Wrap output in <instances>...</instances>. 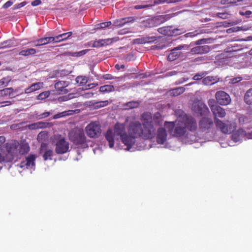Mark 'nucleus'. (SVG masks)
Masks as SVG:
<instances>
[{"label":"nucleus","mask_w":252,"mask_h":252,"mask_svg":"<svg viewBox=\"0 0 252 252\" xmlns=\"http://www.w3.org/2000/svg\"><path fill=\"white\" fill-rule=\"evenodd\" d=\"M164 126L173 136L180 137L185 136L187 138L192 140L189 137L188 130L191 132L195 131L197 129V124L193 118L185 116L183 118H178L174 122H164Z\"/></svg>","instance_id":"nucleus-1"},{"label":"nucleus","mask_w":252,"mask_h":252,"mask_svg":"<svg viewBox=\"0 0 252 252\" xmlns=\"http://www.w3.org/2000/svg\"><path fill=\"white\" fill-rule=\"evenodd\" d=\"M105 138L110 148L114 147L116 150H125L124 146L128 147V135L124 124H116L113 130L107 131Z\"/></svg>","instance_id":"nucleus-2"},{"label":"nucleus","mask_w":252,"mask_h":252,"mask_svg":"<svg viewBox=\"0 0 252 252\" xmlns=\"http://www.w3.org/2000/svg\"><path fill=\"white\" fill-rule=\"evenodd\" d=\"M142 123V138L152 139L156 137V131L158 126L164 125L161 115L157 112L153 117L150 113L145 112L141 115Z\"/></svg>","instance_id":"nucleus-3"},{"label":"nucleus","mask_w":252,"mask_h":252,"mask_svg":"<svg viewBox=\"0 0 252 252\" xmlns=\"http://www.w3.org/2000/svg\"><path fill=\"white\" fill-rule=\"evenodd\" d=\"M212 112L214 116V122L218 128H219L224 133H231L236 128V124L234 122L226 121L224 122L219 120L217 117L223 118L226 115V112L223 108L219 105H215L212 108Z\"/></svg>","instance_id":"nucleus-4"},{"label":"nucleus","mask_w":252,"mask_h":252,"mask_svg":"<svg viewBox=\"0 0 252 252\" xmlns=\"http://www.w3.org/2000/svg\"><path fill=\"white\" fill-rule=\"evenodd\" d=\"M128 131V148H125V150L133 151V146L136 142V139L142 138V124L138 121L131 122L127 127Z\"/></svg>","instance_id":"nucleus-5"},{"label":"nucleus","mask_w":252,"mask_h":252,"mask_svg":"<svg viewBox=\"0 0 252 252\" xmlns=\"http://www.w3.org/2000/svg\"><path fill=\"white\" fill-rule=\"evenodd\" d=\"M69 138L74 144L77 145L85 144L86 136L82 129L75 127L69 133Z\"/></svg>","instance_id":"nucleus-6"},{"label":"nucleus","mask_w":252,"mask_h":252,"mask_svg":"<svg viewBox=\"0 0 252 252\" xmlns=\"http://www.w3.org/2000/svg\"><path fill=\"white\" fill-rule=\"evenodd\" d=\"M87 135L90 138H97L101 133V126L98 122H92L85 127Z\"/></svg>","instance_id":"nucleus-7"},{"label":"nucleus","mask_w":252,"mask_h":252,"mask_svg":"<svg viewBox=\"0 0 252 252\" xmlns=\"http://www.w3.org/2000/svg\"><path fill=\"white\" fill-rule=\"evenodd\" d=\"M192 111L200 116L206 115L209 113V110L205 103L200 100H194L191 107Z\"/></svg>","instance_id":"nucleus-8"},{"label":"nucleus","mask_w":252,"mask_h":252,"mask_svg":"<svg viewBox=\"0 0 252 252\" xmlns=\"http://www.w3.org/2000/svg\"><path fill=\"white\" fill-rule=\"evenodd\" d=\"M18 147L19 143L16 142L7 145L6 150L7 153L5 157L6 162H10L13 159L14 157L18 153Z\"/></svg>","instance_id":"nucleus-9"},{"label":"nucleus","mask_w":252,"mask_h":252,"mask_svg":"<svg viewBox=\"0 0 252 252\" xmlns=\"http://www.w3.org/2000/svg\"><path fill=\"white\" fill-rule=\"evenodd\" d=\"M215 97L217 102L220 105H227L231 101L230 95L222 91L217 92L215 94Z\"/></svg>","instance_id":"nucleus-10"},{"label":"nucleus","mask_w":252,"mask_h":252,"mask_svg":"<svg viewBox=\"0 0 252 252\" xmlns=\"http://www.w3.org/2000/svg\"><path fill=\"white\" fill-rule=\"evenodd\" d=\"M36 157L34 155H30L26 157L25 160L22 161L20 164V168L30 169L34 170L35 169V160Z\"/></svg>","instance_id":"nucleus-11"},{"label":"nucleus","mask_w":252,"mask_h":252,"mask_svg":"<svg viewBox=\"0 0 252 252\" xmlns=\"http://www.w3.org/2000/svg\"><path fill=\"white\" fill-rule=\"evenodd\" d=\"M231 137L234 142H241L244 137H245V139H252V133H246L243 129H240L234 132Z\"/></svg>","instance_id":"nucleus-12"},{"label":"nucleus","mask_w":252,"mask_h":252,"mask_svg":"<svg viewBox=\"0 0 252 252\" xmlns=\"http://www.w3.org/2000/svg\"><path fill=\"white\" fill-rule=\"evenodd\" d=\"M69 143L64 138H62L57 141L56 144V152L58 154L66 153L69 150Z\"/></svg>","instance_id":"nucleus-13"},{"label":"nucleus","mask_w":252,"mask_h":252,"mask_svg":"<svg viewBox=\"0 0 252 252\" xmlns=\"http://www.w3.org/2000/svg\"><path fill=\"white\" fill-rule=\"evenodd\" d=\"M165 127L158 126L156 131L157 142L158 144H163L167 139V133Z\"/></svg>","instance_id":"nucleus-14"},{"label":"nucleus","mask_w":252,"mask_h":252,"mask_svg":"<svg viewBox=\"0 0 252 252\" xmlns=\"http://www.w3.org/2000/svg\"><path fill=\"white\" fill-rule=\"evenodd\" d=\"M158 31L159 33L169 36L176 35L181 34L183 31L178 29H173L171 26L164 27L158 28Z\"/></svg>","instance_id":"nucleus-15"},{"label":"nucleus","mask_w":252,"mask_h":252,"mask_svg":"<svg viewBox=\"0 0 252 252\" xmlns=\"http://www.w3.org/2000/svg\"><path fill=\"white\" fill-rule=\"evenodd\" d=\"M189 46L187 44L179 45L171 50L170 53L168 56V60L170 61H174L177 59L181 54L180 50H187Z\"/></svg>","instance_id":"nucleus-16"},{"label":"nucleus","mask_w":252,"mask_h":252,"mask_svg":"<svg viewBox=\"0 0 252 252\" xmlns=\"http://www.w3.org/2000/svg\"><path fill=\"white\" fill-rule=\"evenodd\" d=\"M118 40V37H114L111 38H107L105 39H99L94 42L92 47H99L100 46L109 45L113 42H116Z\"/></svg>","instance_id":"nucleus-17"},{"label":"nucleus","mask_w":252,"mask_h":252,"mask_svg":"<svg viewBox=\"0 0 252 252\" xmlns=\"http://www.w3.org/2000/svg\"><path fill=\"white\" fill-rule=\"evenodd\" d=\"M68 85V83L66 81H59L55 83V88L59 94H65L68 90L65 88Z\"/></svg>","instance_id":"nucleus-18"},{"label":"nucleus","mask_w":252,"mask_h":252,"mask_svg":"<svg viewBox=\"0 0 252 252\" xmlns=\"http://www.w3.org/2000/svg\"><path fill=\"white\" fill-rule=\"evenodd\" d=\"M199 127L203 130H208L213 126V122L210 118H203L199 122Z\"/></svg>","instance_id":"nucleus-19"},{"label":"nucleus","mask_w":252,"mask_h":252,"mask_svg":"<svg viewBox=\"0 0 252 252\" xmlns=\"http://www.w3.org/2000/svg\"><path fill=\"white\" fill-rule=\"evenodd\" d=\"M210 47L208 45L197 46L191 49V53L195 54H206L210 51Z\"/></svg>","instance_id":"nucleus-20"},{"label":"nucleus","mask_w":252,"mask_h":252,"mask_svg":"<svg viewBox=\"0 0 252 252\" xmlns=\"http://www.w3.org/2000/svg\"><path fill=\"white\" fill-rule=\"evenodd\" d=\"M14 97V89L13 88H6L0 90V97L6 99Z\"/></svg>","instance_id":"nucleus-21"},{"label":"nucleus","mask_w":252,"mask_h":252,"mask_svg":"<svg viewBox=\"0 0 252 252\" xmlns=\"http://www.w3.org/2000/svg\"><path fill=\"white\" fill-rule=\"evenodd\" d=\"M172 17L170 14L158 15L153 17L154 23L155 27L157 26L165 21L168 20Z\"/></svg>","instance_id":"nucleus-22"},{"label":"nucleus","mask_w":252,"mask_h":252,"mask_svg":"<svg viewBox=\"0 0 252 252\" xmlns=\"http://www.w3.org/2000/svg\"><path fill=\"white\" fill-rule=\"evenodd\" d=\"M46 144L42 143L41 145L40 152H44L43 154V158L44 160L48 159L51 160L52 157L53 155V152L51 149H46Z\"/></svg>","instance_id":"nucleus-23"},{"label":"nucleus","mask_w":252,"mask_h":252,"mask_svg":"<svg viewBox=\"0 0 252 252\" xmlns=\"http://www.w3.org/2000/svg\"><path fill=\"white\" fill-rule=\"evenodd\" d=\"M54 42V38H53V37L52 36L41 38L35 42L34 46H39Z\"/></svg>","instance_id":"nucleus-24"},{"label":"nucleus","mask_w":252,"mask_h":252,"mask_svg":"<svg viewBox=\"0 0 252 252\" xmlns=\"http://www.w3.org/2000/svg\"><path fill=\"white\" fill-rule=\"evenodd\" d=\"M135 18L133 17H129L124 18H122L116 21L115 23L116 26L121 27L124 26L125 24L131 23L134 21Z\"/></svg>","instance_id":"nucleus-25"},{"label":"nucleus","mask_w":252,"mask_h":252,"mask_svg":"<svg viewBox=\"0 0 252 252\" xmlns=\"http://www.w3.org/2000/svg\"><path fill=\"white\" fill-rule=\"evenodd\" d=\"M43 83L37 82L32 84L29 87L25 90V94H30L35 91H37L42 87Z\"/></svg>","instance_id":"nucleus-26"},{"label":"nucleus","mask_w":252,"mask_h":252,"mask_svg":"<svg viewBox=\"0 0 252 252\" xmlns=\"http://www.w3.org/2000/svg\"><path fill=\"white\" fill-rule=\"evenodd\" d=\"M47 125L48 124L46 123L38 122L29 125L27 126V127L30 130H35L46 127Z\"/></svg>","instance_id":"nucleus-27"},{"label":"nucleus","mask_w":252,"mask_h":252,"mask_svg":"<svg viewBox=\"0 0 252 252\" xmlns=\"http://www.w3.org/2000/svg\"><path fill=\"white\" fill-rule=\"evenodd\" d=\"M141 26L151 28L155 27L153 17H148L141 22Z\"/></svg>","instance_id":"nucleus-28"},{"label":"nucleus","mask_w":252,"mask_h":252,"mask_svg":"<svg viewBox=\"0 0 252 252\" xmlns=\"http://www.w3.org/2000/svg\"><path fill=\"white\" fill-rule=\"evenodd\" d=\"M185 91V88L183 87H178L169 91V95L176 96L182 94Z\"/></svg>","instance_id":"nucleus-29"},{"label":"nucleus","mask_w":252,"mask_h":252,"mask_svg":"<svg viewBox=\"0 0 252 252\" xmlns=\"http://www.w3.org/2000/svg\"><path fill=\"white\" fill-rule=\"evenodd\" d=\"M218 82V79L213 76H207L202 80V83L206 85H211Z\"/></svg>","instance_id":"nucleus-30"},{"label":"nucleus","mask_w":252,"mask_h":252,"mask_svg":"<svg viewBox=\"0 0 252 252\" xmlns=\"http://www.w3.org/2000/svg\"><path fill=\"white\" fill-rule=\"evenodd\" d=\"M244 101L248 105H252V88L248 90L245 94Z\"/></svg>","instance_id":"nucleus-31"},{"label":"nucleus","mask_w":252,"mask_h":252,"mask_svg":"<svg viewBox=\"0 0 252 252\" xmlns=\"http://www.w3.org/2000/svg\"><path fill=\"white\" fill-rule=\"evenodd\" d=\"M19 146L18 152L21 155L27 154L30 151V147L27 143H21Z\"/></svg>","instance_id":"nucleus-32"},{"label":"nucleus","mask_w":252,"mask_h":252,"mask_svg":"<svg viewBox=\"0 0 252 252\" xmlns=\"http://www.w3.org/2000/svg\"><path fill=\"white\" fill-rule=\"evenodd\" d=\"M114 87L112 85H106L101 86L99 88V91L102 93H106L113 92Z\"/></svg>","instance_id":"nucleus-33"},{"label":"nucleus","mask_w":252,"mask_h":252,"mask_svg":"<svg viewBox=\"0 0 252 252\" xmlns=\"http://www.w3.org/2000/svg\"><path fill=\"white\" fill-rule=\"evenodd\" d=\"M36 53V50L33 48H30L23 50L19 53L20 55L27 56L29 55H34Z\"/></svg>","instance_id":"nucleus-34"},{"label":"nucleus","mask_w":252,"mask_h":252,"mask_svg":"<svg viewBox=\"0 0 252 252\" xmlns=\"http://www.w3.org/2000/svg\"><path fill=\"white\" fill-rule=\"evenodd\" d=\"M11 80V78L9 76L3 77L0 79V89L7 86Z\"/></svg>","instance_id":"nucleus-35"},{"label":"nucleus","mask_w":252,"mask_h":252,"mask_svg":"<svg viewBox=\"0 0 252 252\" xmlns=\"http://www.w3.org/2000/svg\"><path fill=\"white\" fill-rule=\"evenodd\" d=\"M76 81L80 86H83L87 83L88 79L85 76H78L76 78Z\"/></svg>","instance_id":"nucleus-36"},{"label":"nucleus","mask_w":252,"mask_h":252,"mask_svg":"<svg viewBox=\"0 0 252 252\" xmlns=\"http://www.w3.org/2000/svg\"><path fill=\"white\" fill-rule=\"evenodd\" d=\"M139 105V103L138 101H132L127 102L126 106L127 107V108L132 109L138 107Z\"/></svg>","instance_id":"nucleus-37"},{"label":"nucleus","mask_w":252,"mask_h":252,"mask_svg":"<svg viewBox=\"0 0 252 252\" xmlns=\"http://www.w3.org/2000/svg\"><path fill=\"white\" fill-rule=\"evenodd\" d=\"M142 40V41L141 42V43H152L157 40V37L156 36H148L144 38Z\"/></svg>","instance_id":"nucleus-38"},{"label":"nucleus","mask_w":252,"mask_h":252,"mask_svg":"<svg viewBox=\"0 0 252 252\" xmlns=\"http://www.w3.org/2000/svg\"><path fill=\"white\" fill-rule=\"evenodd\" d=\"M50 92L49 91H45L39 94L37 97V99L43 100L49 96Z\"/></svg>","instance_id":"nucleus-39"},{"label":"nucleus","mask_w":252,"mask_h":252,"mask_svg":"<svg viewBox=\"0 0 252 252\" xmlns=\"http://www.w3.org/2000/svg\"><path fill=\"white\" fill-rule=\"evenodd\" d=\"M111 24V22H106L99 24L96 25V29H104L106 27H109Z\"/></svg>","instance_id":"nucleus-40"},{"label":"nucleus","mask_w":252,"mask_h":252,"mask_svg":"<svg viewBox=\"0 0 252 252\" xmlns=\"http://www.w3.org/2000/svg\"><path fill=\"white\" fill-rule=\"evenodd\" d=\"M52 113H53V111H52L51 112H44L43 113H41V114L37 115L36 116V118L37 120L42 119H44V118L48 117Z\"/></svg>","instance_id":"nucleus-41"},{"label":"nucleus","mask_w":252,"mask_h":252,"mask_svg":"<svg viewBox=\"0 0 252 252\" xmlns=\"http://www.w3.org/2000/svg\"><path fill=\"white\" fill-rule=\"evenodd\" d=\"M68 115H69V114L67 111H63L61 113H58V114L55 115L53 117V119H59V118H62L63 117H64L65 116H67Z\"/></svg>","instance_id":"nucleus-42"},{"label":"nucleus","mask_w":252,"mask_h":252,"mask_svg":"<svg viewBox=\"0 0 252 252\" xmlns=\"http://www.w3.org/2000/svg\"><path fill=\"white\" fill-rule=\"evenodd\" d=\"M109 103L108 100H104L97 102L95 103V107L97 108L103 107L107 106Z\"/></svg>","instance_id":"nucleus-43"},{"label":"nucleus","mask_w":252,"mask_h":252,"mask_svg":"<svg viewBox=\"0 0 252 252\" xmlns=\"http://www.w3.org/2000/svg\"><path fill=\"white\" fill-rule=\"evenodd\" d=\"M89 51V50L85 49L82 51H80L79 52H76L73 53V56H76V57H80L81 56H83L85 54H86Z\"/></svg>","instance_id":"nucleus-44"},{"label":"nucleus","mask_w":252,"mask_h":252,"mask_svg":"<svg viewBox=\"0 0 252 252\" xmlns=\"http://www.w3.org/2000/svg\"><path fill=\"white\" fill-rule=\"evenodd\" d=\"M72 35V32H68L66 33H63V34H61L59 35V37L62 38V39L63 40L67 39Z\"/></svg>","instance_id":"nucleus-45"},{"label":"nucleus","mask_w":252,"mask_h":252,"mask_svg":"<svg viewBox=\"0 0 252 252\" xmlns=\"http://www.w3.org/2000/svg\"><path fill=\"white\" fill-rule=\"evenodd\" d=\"M242 80V78L241 77L239 76L231 79L230 80L229 83L232 84H234L240 82Z\"/></svg>","instance_id":"nucleus-46"},{"label":"nucleus","mask_w":252,"mask_h":252,"mask_svg":"<svg viewBox=\"0 0 252 252\" xmlns=\"http://www.w3.org/2000/svg\"><path fill=\"white\" fill-rule=\"evenodd\" d=\"M11 47V41H6L3 42L0 45V49L1 48H8Z\"/></svg>","instance_id":"nucleus-47"},{"label":"nucleus","mask_w":252,"mask_h":252,"mask_svg":"<svg viewBox=\"0 0 252 252\" xmlns=\"http://www.w3.org/2000/svg\"><path fill=\"white\" fill-rule=\"evenodd\" d=\"M205 73H203L201 74H197L194 75L193 77V79L194 80H199L203 78L205 76Z\"/></svg>","instance_id":"nucleus-48"},{"label":"nucleus","mask_w":252,"mask_h":252,"mask_svg":"<svg viewBox=\"0 0 252 252\" xmlns=\"http://www.w3.org/2000/svg\"><path fill=\"white\" fill-rule=\"evenodd\" d=\"M13 2H14L12 0H8L3 5L2 8L6 9L11 6L13 4Z\"/></svg>","instance_id":"nucleus-49"},{"label":"nucleus","mask_w":252,"mask_h":252,"mask_svg":"<svg viewBox=\"0 0 252 252\" xmlns=\"http://www.w3.org/2000/svg\"><path fill=\"white\" fill-rule=\"evenodd\" d=\"M12 102L9 100L0 102V108L10 105Z\"/></svg>","instance_id":"nucleus-50"},{"label":"nucleus","mask_w":252,"mask_h":252,"mask_svg":"<svg viewBox=\"0 0 252 252\" xmlns=\"http://www.w3.org/2000/svg\"><path fill=\"white\" fill-rule=\"evenodd\" d=\"M27 4V2L23 1L22 2H21L18 4L15 5L14 7V9H19L20 8L23 6H24Z\"/></svg>","instance_id":"nucleus-51"},{"label":"nucleus","mask_w":252,"mask_h":252,"mask_svg":"<svg viewBox=\"0 0 252 252\" xmlns=\"http://www.w3.org/2000/svg\"><path fill=\"white\" fill-rule=\"evenodd\" d=\"M150 6V5H148V4H146V5H136L134 6V8L135 9H142V8H145L149 7Z\"/></svg>","instance_id":"nucleus-52"},{"label":"nucleus","mask_w":252,"mask_h":252,"mask_svg":"<svg viewBox=\"0 0 252 252\" xmlns=\"http://www.w3.org/2000/svg\"><path fill=\"white\" fill-rule=\"evenodd\" d=\"M207 59L206 56L199 57L195 59V61L196 62H202L206 61Z\"/></svg>","instance_id":"nucleus-53"},{"label":"nucleus","mask_w":252,"mask_h":252,"mask_svg":"<svg viewBox=\"0 0 252 252\" xmlns=\"http://www.w3.org/2000/svg\"><path fill=\"white\" fill-rule=\"evenodd\" d=\"M198 33H196V32H188L185 34L186 37H193L196 35Z\"/></svg>","instance_id":"nucleus-54"},{"label":"nucleus","mask_w":252,"mask_h":252,"mask_svg":"<svg viewBox=\"0 0 252 252\" xmlns=\"http://www.w3.org/2000/svg\"><path fill=\"white\" fill-rule=\"evenodd\" d=\"M41 3V0H34L32 2L31 4L33 6H35L40 5Z\"/></svg>","instance_id":"nucleus-55"},{"label":"nucleus","mask_w":252,"mask_h":252,"mask_svg":"<svg viewBox=\"0 0 252 252\" xmlns=\"http://www.w3.org/2000/svg\"><path fill=\"white\" fill-rule=\"evenodd\" d=\"M208 104L211 108V110H212V108L215 106L218 105L217 104H215V100L214 99H210L208 101Z\"/></svg>","instance_id":"nucleus-56"},{"label":"nucleus","mask_w":252,"mask_h":252,"mask_svg":"<svg viewBox=\"0 0 252 252\" xmlns=\"http://www.w3.org/2000/svg\"><path fill=\"white\" fill-rule=\"evenodd\" d=\"M94 94L92 92H88L82 95L83 97L86 98L91 97L93 96Z\"/></svg>","instance_id":"nucleus-57"},{"label":"nucleus","mask_w":252,"mask_h":252,"mask_svg":"<svg viewBox=\"0 0 252 252\" xmlns=\"http://www.w3.org/2000/svg\"><path fill=\"white\" fill-rule=\"evenodd\" d=\"M167 0H155L154 2V5H158L159 4L163 3L166 2Z\"/></svg>","instance_id":"nucleus-58"},{"label":"nucleus","mask_w":252,"mask_h":252,"mask_svg":"<svg viewBox=\"0 0 252 252\" xmlns=\"http://www.w3.org/2000/svg\"><path fill=\"white\" fill-rule=\"evenodd\" d=\"M103 78L105 80H111L114 79V77H113L112 75L110 74H105L103 75Z\"/></svg>","instance_id":"nucleus-59"},{"label":"nucleus","mask_w":252,"mask_h":252,"mask_svg":"<svg viewBox=\"0 0 252 252\" xmlns=\"http://www.w3.org/2000/svg\"><path fill=\"white\" fill-rule=\"evenodd\" d=\"M236 28H230L229 29H227V32L228 33H230L231 32L239 31V30H236Z\"/></svg>","instance_id":"nucleus-60"},{"label":"nucleus","mask_w":252,"mask_h":252,"mask_svg":"<svg viewBox=\"0 0 252 252\" xmlns=\"http://www.w3.org/2000/svg\"><path fill=\"white\" fill-rule=\"evenodd\" d=\"M53 38H54V42L53 43L58 42L63 40L62 39V38L59 37V35L55 37H53Z\"/></svg>","instance_id":"nucleus-61"},{"label":"nucleus","mask_w":252,"mask_h":252,"mask_svg":"<svg viewBox=\"0 0 252 252\" xmlns=\"http://www.w3.org/2000/svg\"><path fill=\"white\" fill-rule=\"evenodd\" d=\"M116 69H117V70H120V69H123V68H125V65L124 64H116L115 66Z\"/></svg>","instance_id":"nucleus-62"},{"label":"nucleus","mask_w":252,"mask_h":252,"mask_svg":"<svg viewBox=\"0 0 252 252\" xmlns=\"http://www.w3.org/2000/svg\"><path fill=\"white\" fill-rule=\"evenodd\" d=\"M4 161L6 162V158L5 157L3 156L0 153V163H1L2 162Z\"/></svg>","instance_id":"nucleus-63"},{"label":"nucleus","mask_w":252,"mask_h":252,"mask_svg":"<svg viewBox=\"0 0 252 252\" xmlns=\"http://www.w3.org/2000/svg\"><path fill=\"white\" fill-rule=\"evenodd\" d=\"M252 13V12L251 11H246L245 13L243 12H240V14L241 15H249Z\"/></svg>","instance_id":"nucleus-64"}]
</instances>
